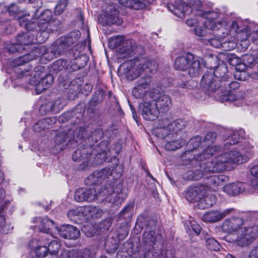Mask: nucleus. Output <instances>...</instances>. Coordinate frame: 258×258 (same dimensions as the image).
<instances>
[{
  "mask_svg": "<svg viewBox=\"0 0 258 258\" xmlns=\"http://www.w3.org/2000/svg\"><path fill=\"white\" fill-rule=\"evenodd\" d=\"M252 148V147H248L247 149H243L240 152L235 148H229L228 146L227 150L222 154L213 158L210 162L206 163L204 166V172L217 173L234 169V165L247 161L245 154H249Z\"/></svg>",
  "mask_w": 258,
  "mask_h": 258,
  "instance_id": "f257e3e1",
  "label": "nucleus"
},
{
  "mask_svg": "<svg viewBox=\"0 0 258 258\" xmlns=\"http://www.w3.org/2000/svg\"><path fill=\"white\" fill-rule=\"evenodd\" d=\"M52 12L48 9L41 12L37 9L34 15L32 22L28 20L25 24V27L28 30H39L41 32L40 34H43L45 37V39L38 40L39 42L45 41L48 37V33L54 30H56V27L53 25L55 22L52 19Z\"/></svg>",
  "mask_w": 258,
  "mask_h": 258,
  "instance_id": "f03ea898",
  "label": "nucleus"
},
{
  "mask_svg": "<svg viewBox=\"0 0 258 258\" xmlns=\"http://www.w3.org/2000/svg\"><path fill=\"white\" fill-rule=\"evenodd\" d=\"M116 195L114 192L113 187L108 184L101 188L96 186L91 188H79L75 193V200L78 202L88 201L91 202L97 201L98 202H102L104 200L110 201L109 196Z\"/></svg>",
  "mask_w": 258,
  "mask_h": 258,
  "instance_id": "7ed1b4c3",
  "label": "nucleus"
},
{
  "mask_svg": "<svg viewBox=\"0 0 258 258\" xmlns=\"http://www.w3.org/2000/svg\"><path fill=\"white\" fill-rule=\"evenodd\" d=\"M72 43L71 39L61 37L58 39L49 48L47 49L44 46L38 47L41 54L40 60L43 63L51 61L53 58L64 52Z\"/></svg>",
  "mask_w": 258,
  "mask_h": 258,
  "instance_id": "20e7f679",
  "label": "nucleus"
},
{
  "mask_svg": "<svg viewBox=\"0 0 258 258\" xmlns=\"http://www.w3.org/2000/svg\"><path fill=\"white\" fill-rule=\"evenodd\" d=\"M258 235V226L242 227L230 236L231 241L240 247L248 245Z\"/></svg>",
  "mask_w": 258,
  "mask_h": 258,
  "instance_id": "39448f33",
  "label": "nucleus"
},
{
  "mask_svg": "<svg viewBox=\"0 0 258 258\" xmlns=\"http://www.w3.org/2000/svg\"><path fill=\"white\" fill-rule=\"evenodd\" d=\"M211 69L214 68V72L205 73L203 76L201 81V86L209 92H213L220 88L219 79L215 80L214 78H218V72L219 70H223L224 73L226 71L225 66H221L217 67H210Z\"/></svg>",
  "mask_w": 258,
  "mask_h": 258,
  "instance_id": "423d86ee",
  "label": "nucleus"
},
{
  "mask_svg": "<svg viewBox=\"0 0 258 258\" xmlns=\"http://www.w3.org/2000/svg\"><path fill=\"white\" fill-rule=\"evenodd\" d=\"M133 66V72L135 73V78L139 76L143 72H147L151 73L155 72L158 68L157 63L148 58H136L131 61Z\"/></svg>",
  "mask_w": 258,
  "mask_h": 258,
  "instance_id": "0eeeda50",
  "label": "nucleus"
},
{
  "mask_svg": "<svg viewBox=\"0 0 258 258\" xmlns=\"http://www.w3.org/2000/svg\"><path fill=\"white\" fill-rule=\"evenodd\" d=\"M240 30L236 21H232L229 24L225 21H217V32L215 35L219 39L224 38L228 34L234 38Z\"/></svg>",
  "mask_w": 258,
  "mask_h": 258,
  "instance_id": "6e6552de",
  "label": "nucleus"
},
{
  "mask_svg": "<svg viewBox=\"0 0 258 258\" xmlns=\"http://www.w3.org/2000/svg\"><path fill=\"white\" fill-rule=\"evenodd\" d=\"M152 79L150 76L142 78L137 83L133 90V94L137 98H144L147 100L149 97V89L152 84Z\"/></svg>",
  "mask_w": 258,
  "mask_h": 258,
  "instance_id": "1a4fd4ad",
  "label": "nucleus"
},
{
  "mask_svg": "<svg viewBox=\"0 0 258 258\" xmlns=\"http://www.w3.org/2000/svg\"><path fill=\"white\" fill-rule=\"evenodd\" d=\"M149 98L155 101L157 108L161 112H166L171 106L172 101L169 96L160 94L159 91L152 89L149 93Z\"/></svg>",
  "mask_w": 258,
  "mask_h": 258,
  "instance_id": "9d476101",
  "label": "nucleus"
},
{
  "mask_svg": "<svg viewBox=\"0 0 258 258\" xmlns=\"http://www.w3.org/2000/svg\"><path fill=\"white\" fill-rule=\"evenodd\" d=\"M37 49L38 47L36 48L31 53L18 57L13 61L12 67L13 68H15L14 71L17 74L18 78H21L26 76V75L25 74L28 72V70L25 71V72H23V71L20 72V70H21L22 69L17 68V67L21 66L25 63L28 62L29 61L35 59L37 57H41V54L39 53L40 50L37 51Z\"/></svg>",
  "mask_w": 258,
  "mask_h": 258,
  "instance_id": "9b49d317",
  "label": "nucleus"
},
{
  "mask_svg": "<svg viewBox=\"0 0 258 258\" xmlns=\"http://www.w3.org/2000/svg\"><path fill=\"white\" fill-rule=\"evenodd\" d=\"M218 17V14L215 12H210L208 14V19L204 23V28L200 26L195 27V34L199 37H204L210 33V30L217 31V22L213 20Z\"/></svg>",
  "mask_w": 258,
  "mask_h": 258,
  "instance_id": "f8f14e48",
  "label": "nucleus"
},
{
  "mask_svg": "<svg viewBox=\"0 0 258 258\" xmlns=\"http://www.w3.org/2000/svg\"><path fill=\"white\" fill-rule=\"evenodd\" d=\"M216 138V134L214 133H209L207 134L203 142V144L208 147L205 149L202 154L195 158L196 160H202L203 159H206L214 155L219 150V148L216 146H213V143Z\"/></svg>",
  "mask_w": 258,
  "mask_h": 258,
  "instance_id": "ddd939ff",
  "label": "nucleus"
},
{
  "mask_svg": "<svg viewBox=\"0 0 258 258\" xmlns=\"http://www.w3.org/2000/svg\"><path fill=\"white\" fill-rule=\"evenodd\" d=\"M98 21L103 26L112 24L119 25L122 23V20L118 17V11L111 7H108L106 11L99 16Z\"/></svg>",
  "mask_w": 258,
  "mask_h": 258,
  "instance_id": "4468645a",
  "label": "nucleus"
},
{
  "mask_svg": "<svg viewBox=\"0 0 258 258\" xmlns=\"http://www.w3.org/2000/svg\"><path fill=\"white\" fill-rule=\"evenodd\" d=\"M141 46H137L134 40L127 39L123 42L121 47L119 48L118 51V57L124 58L134 54L140 53L142 51Z\"/></svg>",
  "mask_w": 258,
  "mask_h": 258,
  "instance_id": "2eb2a0df",
  "label": "nucleus"
},
{
  "mask_svg": "<svg viewBox=\"0 0 258 258\" xmlns=\"http://www.w3.org/2000/svg\"><path fill=\"white\" fill-rule=\"evenodd\" d=\"M140 109L143 118L147 120H154L160 113L156 104L151 102L144 101L140 105Z\"/></svg>",
  "mask_w": 258,
  "mask_h": 258,
  "instance_id": "dca6fc26",
  "label": "nucleus"
},
{
  "mask_svg": "<svg viewBox=\"0 0 258 258\" xmlns=\"http://www.w3.org/2000/svg\"><path fill=\"white\" fill-rule=\"evenodd\" d=\"M168 9L177 17L183 18L192 12L191 8L181 0H176L174 4L168 5Z\"/></svg>",
  "mask_w": 258,
  "mask_h": 258,
  "instance_id": "f3484780",
  "label": "nucleus"
},
{
  "mask_svg": "<svg viewBox=\"0 0 258 258\" xmlns=\"http://www.w3.org/2000/svg\"><path fill=\"white\" fill-rule=\"evenodd\" d=\"M207 189L208 187L203 185L190 186L186 191L185 198L189 202L199 203L202 197L207 194Z\"/></svg>",
  "mask_w": 258,
  "mask_h": 258,
  "instance_id": "a211bd4d",
  "label": "nucleus"
},
{
  "mask_svg": "<svg viewBox=\"0 0 258 258\" xmlns=\"http://www.w3.org/2000/svg\"><path fill=\"white\" fill-rule=\"evenodd\" d=\"M234 209L230 208L226 209L223 211H211L206 213L203 216V220L205 222L214 223L218 222L226 216L230 215L234 211Z\"/></svg>",
  "mask_w": 258,
  "mask_h": 258,
  "instance_id": "6ab92c4d",
  "label": "nucleus"
},
{
  "mask_svg": "<svg viewBox=\"0 0 258 258\" xmlns=\"http://www.w3.org/2000/svg\"><path fill=\"white\" fill-rule=\"evenodd\" d=\"M36 76L35 75L34 78L29 80V84L36 87L37 94H40L43 91L48 88L53 82V77L50 74L46 75L40 81L36 80Z\"/></svg>",
  "mask_w": 258,
  "mask_h": 258,
  "instance_id": "aec40b11",
  "label": "nucleus"
},
{
  "mask_svg": "<svg viewBox=\"0 0 258 258\" xmlns=\"http://www.w3.org/2000/svg\"><path fill=\"white\" fill-rule=\"evenodd\" d=\"M244 221L241 218H233L227 219L223 222L222 228L226 232L229 233L231 236L242 227Z\"/></svg>",
  "mask_w": 258,
  "mask_h": 258,
  "instance_id": "412c9836",
  "label": "nucleus"
},
{
  "mask_svg": "<svg viewBox=\"0 0 258 258\" xmlns=\"http://www.w3.org/2000/svg\"><path fill=\"white\" fill-rule=\"evenodd\" d=\"M58 234L63 238L77 239L80 235V231L72 225H62L59 227H55Z\"/></svg>",
  "mask_w": 258,
  "mask_h": 258,
  "instance_id": "4be33fe9",
  "label": "nucleus"
},
{
  "mask_svg": "<svg viewBox=\"0 0 258 258\" xmlns=\"http://www.w3.org/2000/svg\"><path fill=\"white\" fill-rule=\"evenodd\" d=\"M190 66H188V72L192 77L198 76L202 72L204 68L206 67L204 59L201 57H195L189 61Z\"/></svg>",
  "mask_w": 258,
  "mask_h": 258,
  "instance_id": "5701e85b",
  "label": "nucleus"
},
{
  "mask_svg": "<svg viewBox=\"0 0 258 258\" xmlns=\"http://www.w3.org/2000/svg\"><path fill=\"white\" fill-rule=\"evenodd\" d=\"M90 155L88 153L87 149L85 148L77 149L73 154L72 159L75 161L80 162L82 161V163L80 165V169H84L88 165V159Z\"/></svg>",
  "mask_w": 258,
  "mask_h": 258,
  "instance_id": "b1692460",
  "label": "nucleus"
},
{
  "mask_svg": "<svg viewBox=\"0 0 258 258\" xmlns=\"http://www.w3.org/2000/svg\"><path fill=\"white\" fill-rule=\"evenodd\" d=\"M109 172L107 169L96 171L90 175L85 180V183L88 185L98 184L108 177Z\"/></svg>",
  "mask_w": 258,
  "mask_h": 258,
  "instance_id": "393cba45",
  "label": "nucleus"
},
{
  "mask_svg": "<svg viewBox=\"0 0 258 258\" xmlns=\"http://www.w3.org/2000/svg\"><path fill=\"white\" fill-rule=\"evenodd\" d=\"M245 190L243 183L240 182H231L224 186L223 190L230 196H236Z\"/></svg>",
  "mask_w": 258,
  "mask_h": 258,
  "instance_id": "a878e982",
  "label": "nucleus"
},
{
  "mask_svg": "<svg viewBox=\"0 0 258 258\" xmlns=\"http://www.w3.org/2000/svg\"><path fill=\"white\" fill-rule=\"evenodd\" d=\"M34 222L36 224L37 226L40 231L46 233H50L49 230L52 228L54 226V222L49 219L47 217H37L34 219Z\"/></svg>",
  "mask_w": 258,
  "mask_h": 258,
  "instance_id": "bb28decb",
  "label": "nucleus"
},
{
  "mask_svg": "<svg viewBox=\"0 0 258 258\" xmlns=\"http://www.w3.org/2000/svg\"><path fill=\"white\" fill-rule=\"evenodd\" d=\"M79 212L81 217H99L101 216L102 211L98 208L91 206L79 207Z\"/></svg>",
  "mask_w": 258,
  "mask_h": 258,
  "instance_id": "cd10ccee",
  "label": "nucleus"
},
{
  "mask_svg": "<svg viewBox=\"0 0 258 258\" xmlns=\"http://www.w3.org/2000/svg\"><path fill=\"white\" fill-rule=\"evenodd\" d=\"M193 59L194 55L191 53L178 57L175 60L174 67L176 70L184 71L188 67L189 61Z\"/></svg>",
  "mask_w": 258,
  "mask_h": 258,
  "instance_id": "c85d7f7f",
  "label": "nucleus"
},
{
  "mask_svg": "<svg viewBox=\"0 0 258 258\" xmlns=\"http://www.w3.org/2000/svg\"><path fill=\"white\" fill-rule=\"evenodd\" d=\"M63 104L62 99L58 98L54 101L48 102L46 105L41 106L40 111L46 109L47 111L57 113L63 108Z\"/></svg>",
  "mask_w": 258,
  "mask_h": 258,
  "instance_id": "c756f323",
  "label": "nucleus"
},
{
  "mask_svg": "<svg viewBox=\"0 0 258 258\" xmlns=\"http://www.w3.org/2000/svg\"><path fill=\"white\" fill-rule=\"evenodd\" d=\"M45 241L48 240V247H47L49 254L50 258H55L57 257L59 250L61 247V244L59 241L56 239L50 240L48 236L44 237Z\"/></svg>",
  "mask_w": 258,
  "mask_h": 258,
  "instance_id": "7c9ffc66",
  "label": "nucleus"
},
{
  "mask_svg": "<svg viewBox=\"0 0 258 258\" xmlns=\"http://www.w3.org/2000/svg\"><path fill=\"white\" fill-rule=\"evenodd\" d=\"M165 125H168V127L172 133V137H176V136H177L176 134L179 131L184 128L185 126V122L182 119H177L172 122H170L168 119H165Z\"/></svg>",
  "mask_w": 258,
  "mask_h": 258,
  "instance_id": "2f4dec72",
  "label": "nucleus"
},
{
  "mask_svg": "<svg viewBox=\"0 0 258 258\" xmlns=\"http://www.w3.org/2000/svg\"><path fill=\"white\" fill-rule=\"evenodd\" d=\"M227 179L228 177L224 175H213L207 178V184L215 189L222 185Z\"/></svg>",
  "mask_w": 258,
  "mask_h": 258,
  "instance_id": "473e14b6",
  "label": "nucleus"
},
{
  "mask_svg": "<svg viewBox=\"0 0 258 258\" xmlns=\"http://www.w3.org/2000/svg\"><path fill=\"white\" fill-rule=\"evenodd\" d=\"M216 197L214 194H205L198 203V206L201 209L209 208L216 203Z\"/></svg>",
  "mask_w": 258,
  "mask_h": 258,
  "instance_id": "72a5a7b5",
  "label": "nucleus"
},
{
  "mask_svg": "<svg viewBox=\"0 0 258 258\" xmlns=\"http://www.w3.org/2000/svg\"><path fill=\"white\" fill-rule=\"evenodd\" d=\"M180 137L177 138V136L176 137L171 136V138L172 139L166 142L165 149L167 151H174L181 147L185 144V142L180 140Z\"/></svg>",
  "mask_w": 258,
  "mask_h": 258,
  "instance_id": "f704fd0d",
  "label": "nucleus"
},
{
  "mask_svg": "<svg viewBox=\"0 0 258 258\" xmlns=\"http://www.w3.org/2000/svg\"><path fill=\"white\" fill-rule=\"evenodd\" d=\"M8 12L11 16H14L15 18H17L19 19V22L21 25H24L26 22H28V19H26L25 17H22L20 14V11L18 7L15 4H12L9 6Z\"/></svg>",
  "mask_w": 258,
  "mask_h": 258,
  "instance_id": "c9c22d12",
  "label": "nucleus"
},
{
  "mask_svg": "<svg viewBox=\"0 0 258 258\" xmlns=\"http://www.w3.org/2000/svg\"><path fill=\"white\" fill-rule=\"evenodd\" d=\"M153 133L157 137L161 138H166L168 135H171V131L168 125H165V119L163 120L159 126L153 130Z\"/></svg>",
  "mask_w": 258,
  "mask_h": 258,
  "instance_id": "e433bc0d",
  "label": "nucleus"
},
{
  "mask_svg": "<svg viewBox=\"0 0 258 258\" xmlns=\"http://www.w3.org/2000/svg\"><path fill=\"white\" fill-rule=\"evenodd\" d=\"M16 41L19 45L23 47V46L28 45L33 43V39L31 33L27 32L18 35L16 38Z\"/></svg>",
  "mask_w": 258,
  "mask_h": 258,
  "instance_id": "4c0bfd02",
  "label": "nucleus"
},
{
  "mask_svg": "<svg viewBox=\"0 0 258 258\" xmlns=\"http://www.w3.org/2000/svg\"><path fill=\"white\" fill-rule=\"evenodd\" d=\"M240 133L236 131H231L228 138L224 141V148L228 149V146L234 145L239 142Z\"/></svg>",
  "mask_w": 258,
  "mask_h": 258,
  "instance_id": "58836bf2",
  "label": "nucleus"
},
{
  "mask_svg": "<svg viewBox=\"0 0 258 258\" xmlns=\"http://www.w3.org/2000/svg\"><path fill=\"white\" fill-rule=\"evenodd\" d=\"M204 173L201 170L188 171L183 174V178L185 180H197L202 178Z\"/></svg>",
  "mask_w": 258,
  "mask_h": 258,
  "instance_id": "ea45409f",
  "label": "nucleus"
},
{
  "mask_svg": "<svg viewBox=\"0 0 258 258\" xmlns=\"http://www.w3.org/2000/svg\"><path fill=\"white\" fill-rule=\"evenodd\" d=\"M225 99L228 101H239L244 97V94L242 92L229 91Z\"/></svg>",
  "mask_w": 258,
  "mask_h": 258,
  "instance_id": "a19ab883",
  "label": "nucleus"
},
{
  "mask_svg": "<svg viewBox=\"0 0 258 258\" xmlns=\"http://www.w3.org/2000/svg\"><path fill=\"white\" fill-rule=\"evenodd\" d=\"M205 245L208 249L214 251L219 250L221 247L219 243L213 238H207Z\"/></svg>",
  "mask_w": 258,
  "mask_h": 258,
  "instance_id": "79ce46f5",
  "label": "nucleus"
},
{
  "mask_svg": "<svg viewBox=\"0 0 258 258\" xmlns=\"http://www.w3.org/2000/svg\"><path fill=\"white\" fill-rule=\"evenodd\" d=\"M250 35V29L248 28H245L243 29L240 30L238 32H237L234 38L238 41H243L247 40Z\"/></svg>",
  "mask_w": 258,
  "mask_h": 258,
  "instance_id": "37998d69",
  "label": "nucleus"
},
{
  "mask_svg": "<svg viewBox=\"0 0 258 258\" xmlns=\"http://www.w3.org/2000/svg\"><path fill=\"white\" fill-rule=\"evenodd\" d=\"M50 121L49 118H44L39 120L35 123L33 125V130L35 132H39L47 127V124H48Z\"/></svg>",
  "mask_w": 258,
  "mask_h": 258,
  "instance_id": "c03bdc74",
  "label": "nucleus"
},
{
  "mask_svg": "<svg viewBox=\"0 0 258 258\" xmlns=\"http://www.w3.org/2000/svg\"><path fill=\"white\" fill-rule=\"evenodd\" d=\"M243 62L249 68H253L254 67L256 68V63L255 62V59L252 55H244L242 57Z\"/></svg>",
  "mask_w": 258,
  "mask_h": 258,
  "instance_id": "a18cd8bd",
  "label": "nucleus"
},
{
  "mask_svg": "<svg viewBox=\"0 0 258 258\" xmlns=\"http://www.w3.org/2000/svg\"><path fill=\"white\" fill-rule=\"evenodd\" d=\"M68 4L67 0H60L55 8L54 13L56 15H59L62 13Z\"/></svg>",
  "mask_w": 258,
  "mask_h": 258,
  "instance_id": "49530a36",
  "label": "nucleus"
},
{
  "mask_svg": "<svg viewBox=\"0 0 258 258\" xmlns=\"http://www.w3.org/2000/svg\"><path fill=\"white\" fill-rule=\"evenodd\" d=\"M155 232L154 230L145 231L144 233V239L145 242L146 243H155Z\"/></svg>",
  "mask_w": 258,
  "mask_h": 258,
  "instance_id": "de8ad7c7",
  "label": "nucleus"
},
{
  "mask_svg": "<svg viewBox=\"0 0 258 258\" xmlns=\"http://www.w3.org/2000/svg\"><path fill=\"white\" fill-rule=\"evenodd\" d=\"M124 37L122 36H117L115 37H112L110 40V44L114 47H117L120 45H123V42H124Z\"/></svg>",
  "mask_w": 258,
  "mask_h": 258,
  "instance_id": "09e8293b",
  "label": "nucleus"
},
{
  "mask_svg": "<svg viewBox=\"0 0 258 258\" xmlns=\"http://www.w3.org/2000/svg\"><path fill=\"white\" fill-rule=\"evenodd\" d=\"M148 0H132V8L135 9H141L146 7Z\"/></svg>",
  "mask_w": 258,
  "mask_h": 258,
  "instance_id": "8fccbe9b",
  "label": "nucleus"
},
{
  "mask_svg": "<svg viewBox=\"0 0 258 258\" xmlns=\"http://www.w3.org/2000/svg\"><path fill=\"white\" fill-rule=\"evenodd\" d=\"M6 48L10 53H14L17 51H21L22 49H24L23 47L19 45L17 42L16 44H12L10 45H8Z\"/></svg>",
  "mask_w": 258,
  "mask_h": 258,
  "instance_id": "3c124183",
  "label": "nucleus"
},
{
  "mask_svg": "<svg viewBox=\"0 0 258 258\" xmlns=\"http://www.w3.org/2000/svg\"><path fill=\"white\" fill-rule=\"evenodd\" d=\"M66 64V62L62 59H58L53 64V69L56 71L61 70Z\"/></svg>",
  "mask_w": 258,
  "mask_h": 258,
  "instance_id": "603ef678",
  "label": "nucleus"
},
{
  "mask_svg": "<svg viewBox=\"0 0 258 258\" xmlns=\"http://www.w3.org/2000/svg\"><path fill=\"white\" fill-rule=\"evenodd\" d=\"M67 139V136L64 133H60L56 135L54 142L57 145H60Z\"/></svg>",
  "mask_w": 258,
  "mask_h": 258,
  "instance_id": "864d4df0",
  "label": "nucleus"
},
{
  "mask_svg": "<svg viewBox=\"0 0 258 258\" xmlns=\"http://www.w3.org/2000/svg\"><path fill=\"white\" fill-rule=\"evenodd\" d=\"M189 144L193 145V149H196L201 144V138L200 137H196L191 139Z\"/></svg>",
  "mask_w": 258,
  "mask_h": 258,
  "instance_id": "5fc2aeb1",
  "label": "nucleus"
},
{
  "mask_svg": "<svg viewBox=\"0 0 258 258\" xmlns=\"http://www.w3.org/2000/svg\"><path fill=\"white\" fill-rule=\"evenodd\" d=\"M79 207L75 209L70 210L68 213V216L71 218H74L75 217H81L80 213L79 212Z\"/></svg>",
  "mask_w": 258,
  "mask_h": 258,
  "instance_id": "6e6d98bb",
  "label": "nucleus"
},
{
  "mask_svg": "<svg viewBox=\"0 0 258 258\" xmlns=\"http://www.w3.org/2000/svg\"><path fill=\"white\" fill-rule=\"evenodd\" d=\"M223 85L225 86L228 85L230 89L229 91H232L233 90V91H235V90L238 89L240 86L239 83L237 82H232L230 83H224Z\"/></svg>",
  "mask_w": 258,
  "mask_h": 258,
  "instance_id": "4d7b16f0",
  "label": "nucleus"
},
{
  "mask_svg": "<svg viewBox=\"0 0 258 258\" xmlns=\"http://www.w3.org/2000/svg\"><path fill=\"white\" fill-rule=\"evenodd\" d=\"M234 77L238 80L244 81L245 79V72L237 71L234 74Z\"/></svg>",
  "mask_w": 258,
  "mask_h": 258,
  "instance_id": "13d9d810",
  "label": "nucleus"
},
{
  "mask_svg": "<svg viewBox=\"0 0 258 258\" xmlns=\"http://www.w3.org/2000/svg\"><path fill=\"white\" fill-rule=\"evenodd\" d=\"M199 21L197 18L189 19L186 20V24L189 27H197Z\"/></svg>",
  "mask_w": 258,
  "mask_h": 258,
  "instance_id": "bf43d9fd",
  "label": "nucleus"
},
{
  "mask_svg": "<svg viewBox=\"0 0 258 258\" xmlns=\"http://www.w3.org/2000/svg\"><path fill=\"white\" fill-rule=\"evenodd\" d=\"M248 67L243 62H240L236 67V70L237 71L245 72Z\"/></svg>",
  "mask_w": 258,
  "mask_h": 258,
  "instance_id": "052dcab7",
  "label": "nucleus"
},
{
  "mask_svg": "<svg viewBox=\"0 0 258 258\" xmlns=\"http://www.w3.org/2000/svg\"><path fill=\"white\" fill-rule=\"evenodd\" d=\"M209 42L212 46L215 47H219L221 46L220 41L217 39L212 38L209 39Z\"/></svg>",
  "mask_w": 258,
  "mask_h": 258,
  "instance_id": "680f3d73",
  "label": "nucleus"
},
{
  "mask_svg": "<svg viewBox=\"0 0 258 258\" xmlns=\"http://www.w3.org/2000/svg\"><path fill=\"white\" fill-rule=\"evenodd\" d=\"M191 226L192 229L193 231L195 232V233L197 235L199 234L201 230V226L195 222H194L193 224L191 223Z\"/></svg>",
  "mask_w": 258,
  "mask_h": 258,
  "instance_id": "e2e57ef3",
  "label": "nucleus"
},
{
  "mask_svg": "<svg viewBox=\"0 0 258 258\" xmlns=\"http://www.w3.org/2000/svg\"><path fill=\"white\" fill-rule=\"evenodd\" d=\"M241 62V60L238 57H233L230 59L229 63L235 67Z\"/></svg>",
  "mask_w": 258,
  "mask_h": 258,
  "instance_id": "0e129e2a",
  "label": "nucleus"
},
{
  "mask_svg": "<svg viewBox=\"0 0 258 258\" xmlns=\"http://www.w3.org/2000/svg\"><path fill=\"white\" fill-rule=\"evenodd\" d=\"M251 35L252 42L258 45V31H253Z\"/></svg>",
  "mask_w": 258,
  "mask_h": 258,
  "instance_id": "69168bd1",
  "label": "nucleus"
},
{
  "mask_svg": "<svg viewBox=\"0 0 258 258\" xmlns=\"http://www.w3.org/2000/svg\"><path fill=\"white\" fill-rule=\"evenodd\" d=\"M250 173L252 176L258 178V165L251 168Z\"/></svg>",
  "mask_w": 258,
  "mask_h": 258,
  "instance_id": "338daca9",
  "label": "nucleus"
},
{
  "mask_svg": "<svg viewBox=\"0 0 258 258\" xmlns=\"http://www.w3.org/2000/svg\"><path fill=\"white\" fill-rule=\"evenodd\" d=\"M250 258H258V246L250 252Z\"/></svg>",
  "mask_w": 258,
  "mask_h": 258,
  "instance_id": "774afa93",
  "label": "nucleus"
}]
</instances>
